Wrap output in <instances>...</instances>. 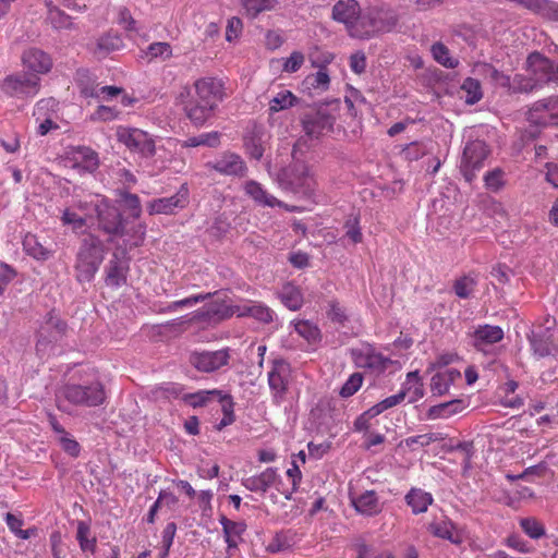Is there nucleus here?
<instances>
[{"instance_id":"nucleus-22","label":"nucleus","mask_w":558,"mask_h":558,"mask_svg":"<svg viewBox=\"0 0 558 558\" xmlns=\"http://www.w3.org/2000/svg\"><path fill=\"white\" fill-rule=\"evenodd\" d=\"M234 313L239 317L248 316L263 324L272 323L276 317L275 312L269 306L253 301L235 306Z\"/></svg>"},{"instance_id":"nucleus-31","label":"nucleus","mask_w":558,"mask_h":558,"mask_svg":"<svg viewBox=\"0 0 558 558\" xmlns=\"http://www.w3.org/2000/svg\"><path fill=\"white\" fill-rule=\"evenodd\" d=\"M173 50L169 43L156 41L141 50L140 58L147 63L159 61L165 62L172 58Z\"/></svg>"},{"instance_id":"nucleus-38","label":"nucleus","mask_w":558,"mask_h":558,"mask_svg":"<svg viewBox=\"0 0 558 558\" xmlns=\"http://www.w3.org/2000/svg\"><path fill=\"white\" fill-rule=\"evenodd\" d=\"M221 397H222L221 390L211 389V390H198L193 393H184L182 396V400L186 404H189L193 408H198V407H206L211 401H215L217 398H221Z\"/></svg>"},{"instance_id":"nucleus-46","label":"nucleus","mask_w":558,"mask_h":558,"mask_svg":"<svg viewBox=\"0 0 558 558\" xmlns=\"http://www.w3.org/2000/svg\"><path fill=\"white\" fill-rule=\"evenodd\" d=\"M543 109L544 116H542L541 123L543 124H558V98L547 99L536 104L535 110Z\"/></svg>"},{"instance_id":"nucleus-43","label":"nucleus","mask_w":558,"mask_h":558,"mask_svg":"<svg viewBox=\"0 0 558 558\" xmlns=\"http://www.w3.org/2000/svg\"><path fill=\"white\" fill-rule=\"evenodd\" d=\"M298 98L288 89H281L269 100V111L279 112L293 107Z\"/></svg>"},{"instance_id":"nucleus-23","label":"nucleus","mask_w":558,"mask_h":558,"mask_svg":"<svg viewBox=\"0 0 558 558\" xmlns=\"http://www.w3.org/2000/svg\"><path fill=\"white\" fill-rule=\"evenodd\" d=\"M123 48L124 41L120 34L114 31H109L97 37L92 51L97 58H106L110 53L119 51Z\"/></svg>"},{"instance_id":"nucleus-34","label":"nucleus","mask_w":558,"mask_h":558,"mask_svg":"<svg viewBox=\"0 0 558 558\" xmlns=\"http://www.w3.org/2000/svg\"><path fill=\"white\" fill-rule=\"evenodd\" d=\"M433 501L432 494L421 488H411L405 495V502L414 514L426 512Z\"/></svg>"},{"instance_id":"nucleus-33","label":"nucleus","mask_w":558,"mask_h":558,"mask_svg":"<svg viewBox=\"0 0 558 558\" xmlns=\"http://www.w3.org/2000/svg\"><path fill=\"white\" fill-rule=\"evenodd\" d=\"M244 191L246 195L253 198L257 204L262 206L276 207L282 206V203L275 196L270 195L260 183L251 180L245 182Z\"/></svg>"},{"instance_id":"nucleus-52","label":"nucleus","mask_w":558,"mask_h":558,"mask_svg":"<svg viewBox=\"0 0 558 558\" xmlns=\"http://www.w3.org/2000/svg\"><path fill=\"white\" fill-rule=\"evenodd\" d=\"M117 196L134 218H138L141 216L142 207L136 194L129 193L126 190H117Z\"/></svg>"},{"instance_id":"nucleus-51","label":"nucleus","mask_w":558,"mask_h":558,"mask_svg":"<svg viewBox=\"0 0 558 558\" xmlns=\"http://www.w3.org/2000/svg\"><path fill=\"white\" fill-rule=\"evenodd\" d=\"M461 89L465 94V102L469 105L476 104L483 96L480 82L472 77L464 80Z\"/></svg>"},{"instance_id":"nucleus-7","label":"nucleus","mask_w":558,"mask_h":558,"mask_svg":"<svg viewBox=\"0 0 558 558\" xmlns=\"http://www.w3.org/2000/svg\"><path fill=\"white\" fill-rule=\"evenodd\" d=\"M40 81L37 74L19 72L8 75L1 83V89L11 97L33 98L40 90Z\"/></svg>"},{"instance_id":"nucleus-4","label":"nucleus","mask_w":558,"mask_h":558,"mask_svg":"<svg viewBox=\"0 0 558 558\" xmlns=\"http://www.w3.org/2000/svg\"><path fill=\"white\" fill-rule=\"evenodd\" d=\"M526 73L531 83L525 88L534 89L548 83L558 85V64L539 52L531 53L526 59Z\"/></svg>"},{"instance_id":"nucleus-54","label":"nucleus","mask_w":558,"mask_h":558,"mask_svg":"<svg viewBox=\"0 0 558 558\" xmlns=\"http://www.w3.org/2000/svg\"><path fill=\"white\" fill-rule=\"evenodd\" d=\"M295 331L308 342L319 339V329L308 320H299L294 324Z\"/></svg>"},{"instance_id":"nucleus-57","label":"nucleus","mask_w":558,"mask_h":558,"mask_svg":"<svg viewBox=\"0 0 558 558\" xmlns=\"http://www.w3.org/2000/svg\"><path fill=\"white\" fill-rule=\"evenodd\" d=\"M64 226H70L73 231L82 230L86 225V218L75 211L74 208H66L61 217Z\"/></svg>"},{"instance_id":"nucleus-42","label":"nucleus","mask_w":558,"mask_h":558,"mask_svg":"<svg viewBox=\"0 0 558 558\" xmlns=\"http://www.w3.org/2000/svg\"><path fill=\"white\" fill-rule=\"evenodd\" d=\"M145 233L146 227L143 223H135L130 228L123 225V235H118V238H123L126 248H132L143 243Z\"/></svg>"},{"instance_id":"nucleus-60","label":"nucleus","mask_w":558,"mask_h":558,"mask_svg":"<svg viewBox=\"0 0 558 558\" xmlns=\"http://www.w3.org/2000/svg\"><path fill=\"white\" fill-rule=\"evenodd\" d=\"M425 154V148L421 143L417 142L410 143L401 151L402 157L409 161L417 160L422 158Z\"/></svg>"},{"instance_id":"nucleus-9","label":"nucleus","mask_w":558,"mask_h":558,"mask_svg":"<svg viewBox=\"0 0 558 558\" xmlns=\"http://www.w3.org/2000/svg\"><path fill=\"white\" fill-rule=\"evenodd\" d=\"M351 356L356 367L367 369L373 374H381L392 364L389 357L384 356L368 343L353 348Z\"/></svg>"},{"instance_id":"nucleus-40","label":"nucleus","mask_w":558,"mask_h":558,"mask_svg":"<svg viewBox=\"0 0 558 558\" xmlns=\"http://www.w3.org/2000/svg\"><path fill=\"white\" fill-rule=\"evenodd\" d=\"M286 475L291 482V486L284 487L283 483L281 482L280 487H278V493L283 495L287 500H291L293 494L298 492L302 480V473L295 460L291 462V466L287 470Z\"/></svg>"},{"instance_id":"nucleus-10","label":"nucleus","mask_w":558,"mask_h":558,"mask_svg":"<svg viewBox=\"0 0 558 558\" xmlns=\"http://www.w3.org/2000/svg\"><path fill=\"white\" fill-rule=\"evenodd\" d=\"M230 359V349L225 348L216 351H193L189 362L198 372L213 373L227 366Z\"/></svg>"},{"instance_id":"nucleus-55","label":"nucleus","mask_w":558,"mask_h":558,"mask_svg":"<svg viewBox=\"0 0 558 558\" xmlns=\"http://www.w3.org/2000/svg\"><path fill=\"white\" fill-rule=\"evenodd\" d=\"M485 186L492 192H498L506 183L505 172L500 168L488 171L484 177Z\"/></svg>"},{"instance_id":"nucleus-32","label":"nucleus","mask_w":558,"mask_h":558,"mask_svg":"<svg viewBox=\"0 0 558 558\" xmlns=\"http://www.w3.org/2000/svg\"><path fill=\"white\" fill-rule=\"evenodd\" d=\"M464 409V401L461 399H454L430 407L426 413V416L428 420H445L462 412Z\"/></svg>"},{"instance_id":"nucleus-41","label":"nucleus","mask_w":558,"mask_h":558,"mask_svg":"<svg viewBox=\"0 0 558 558\" xmlns=\"http://www.w3.org/2000/svg\"><path fill=\"white\" fill-rule=\"evenodd\" d=\"M24 251L38 260H46L50 257L51 252L46 248L34 234H26L23 240Z\"/></svg>"},{"instance_id":"nucleus-35","label":"nucleus","mask_w":558,"mask_h":558,"mask_svg":"<svg viewBox=\"0 0 558 558\" xmlns=\"http://www.w3.org/2000/svg\"><path fill=\"white\" fill-rule=\"evenodd\" d=\"M288 374L289 365L282 360L275 361L271 371L268 373L270 388L283 392L287 389Z\"/></svg>"},{"instance_id":"nucleus-18","label":"nucleus","mask_w":558,"mask_h":558,"mask_svg":"<svg viewBox=\"0 0 558 558\" xmlns=\"http://www.w3.org/2000/svg\"><path fill=\"white\" fill-rule=\"evenodd\" d=\"M470 336L472 345L477 351L487 353L493 344L502 340L504 330L499 326L480 325Z\"/></svg>"},{"instance_id":"nucleus-26","label":"nucleus","mask_w":558,"mask_h":558,"mask_svg":"<svg viewBox=\"0 0 558 558\" xmlns=\"http://www.w3.org/2000/svg\"><path fill=\"white\" fill-rule=\"evenodd\" d=\"M428 531L436 537L447 539L452 544H460L462 535L454 523L447 517L435 519L428 524Z\"/></svg>"},{"instance_id":"nucleus-47","label":"nucleus","mask_w":558,"mask_h":558,"mask_svg":"<svg viewBox=\"0 0 558 558\" xmlns=\"http://www.w3.org/2000/svg\"><path fill=\"white\" fill-rule=\"evenodd\" d=\"M402 390H405V395L411 393L409 402H415L423 398L424 389L417 371L410 372L407 375V381L404 383Z\"/></svg>"},{"instance_id":"nucleus-59","label":"nucleus","mask_w":558,"mask_h":558,"mask_svg":"<svg viewBox=\"0 0 558 558\" xmlns=\"http://www.w3.org/2000/svg\"><path fill=\"white\" fill-rule=\"evenodd\" d=\"M363 376L360 373H353L340 389V396L349 398L353 396L362 386Z\"/></svg>"},{"instance_id":"nucleus-56","label":"nucleus","mask_w":558,"mask_h":558,"mask_svg":"<svg viewBox=\"0 0 558 558\" xmlns=\"http://www.w3.org/2000/svg\"><path fill=\"white\" fill-rule=\"evenodd\" d=\"M520 526L526 535L534 539H538L545 534L544 526L534 518L521 519Z\"/></svg>"},{"instance_id":"nucleus-58","label":"nucleus","mask_w":558,"mask_h":558,"mask_svg":"<svg viewBox=\"0 0 558 558\" xmlns=\"http://www.w3.org/2000/svg\"><path fill=\"white\" fill-rule=\"evenodd\" d=\"M345 238L352 243L357 244L363 240V234L360 228V220L357 216H351L344 223Z\"/></svg>"},{"instance_id":"nucleus-21","label":"nucleus","mask_w":558,"mask_h":558,"mask_svg":"<svg viewBox=\"0 0 558 558\" xmlns=\"http://www.w3.org/2000/svg\"><path fill=\"white\" fill-rule=\"evenodd\" d=\"M529 340L534 354L538 357L558 355V343L554 341L548 329L532 331L529 336Z\"/></svg>"},{"instance_id":"nucleus-8","label":"nucleus","mask_w":558,"mask_h":558,"mask_svg":"<svg viewBox=\"0 0 558 558\" xmlns=\"http://www.w3.org/2000/svg\"><path fill=\"white\" fill-rule=\"evenodd\" d=\"M116 136L128 149L140 154L143 157H150L155 154V142L147 132L136 128L119 125Z\"/></svg>"},{"instance_id":"nucleus-2","label":"nucleus","mask_w":558,"mask_h":558,"mask_svg":"<svg viewBox=\"0 0 558 558\" xmlns=\"http://www.w3.org/2000/svg\"><path fill=\"white\" fill-rule=\"evenodd\" d=\"M105 257L102 242L95 235H86L76 254L75 270L80 282L94 279Z\"/></svg>"},{"instance_id":"nucleus-1","label":"nucleus","mask_w":558,"mask_h":558,"mask_svg":"<svg viewBox=\"0 0 558 558\" xmlns=\"http://www.w3.org/2000/svg\"><path fill=\"white\" fill-rule=\"evenodd\" d=\"M399 13L389 7H375L362 15L361 28L354 29V38L368 39L380 34L390 33L399 25Z\"/></svg>"},{"instance_id":"nucleus-50","label":"nucleus","mask_w":558,"mask_h":558,"mask_svg":"<svg viewBox=\"0 0 558 558\" xmlns=\"http://www.w3.org/2000/svg\"><path fill=\"white\" fill-rule=\"evenodd\" d=\"M122 92H123V89L120 87H117V86H102V87H93V88L85 87L82 90V93L86 97H95V98H99V99L107 100V101L119 96L120 94H122Z\"/></svg>"},{"instance_id":"nucleus-25","label":"nucleus","mask_w":558,"mask_h":558,"mask_svg":"<svg viewBox=\"0 0 558 558\" xmlns=\"http://www.w3.org/2000/svg\"><path fill=\"white\" fill-rule=\"evenodd\" d=\"M290 183L296 192H301L304 195H310L316 185L310 168L304 163H295L293 166Z\"/></svg>"},{"instance_id":"nucleus-53","label":"nucleus","mask_w":558,"mask_h":558,"mask_svg":"<svg viewBox=\"0 0 558 558\" xmlns=\"http://www.w3.org/2000/svg\"><path fill=\"white\" fill-rule=\"evenodd\" d=\"M405 398V390L399 391L397 395L387 397L380 402L376 403L372 408L368 409V414L371 415H379L388 409H391L398 404H400Z\"/></svg>"},{"instance_id":"nucleus-29","label":"nucleus","mask_w":558,"mask_h":558,"mask_svg":"<svg viewBox=\"0 0 558 558\" xmlns=\"http://www.w3.org/2000/svg\"><path fill=\"white\" fill-rule=\"evenodd\" d=\"M219 522L222 526L228 549L236 548L246 531V523L244 521H232L225 515L219 519Z\"/></svg>"},{"instance_id":"nucleus-24","label":"nucleus","mask_w":558,"mask_h":558,"mask_svg":"<svg viewBox=\"0 0 558 558\" xmlns=\"http://www.w3.org/2000/svg\"><path fill=\"white\" fill-rule=\"evenodd\" d=\"M72 167L80 172L92 173L99 167L98 154L89 147H76L72 151Z\"/></svg>"},{"instance_id":"nucleus-30","label":"nucleus","mask_w":558,"mask_h":558,"mask_svg":"<svg viewBox=\"0 0 558 558\" xmlns=\"http://www.w3.org/2000/svg\"><path fill=\"white\" fill-rule=\"evenodd\" d=\"M128 264L114 253L106 267V283L110 287H121L126 280Z\"/></svg>"},{"instance_id":"nucleus-13","label":"nucleus","mask_w":558,"mask_h":558,"mask_svg":"<svg viewBox=\"0 0 558 558\" xmlns=\"http://www.w3.org/2000/svg\"><path fill=\"white\" fill-rule=\"evenodd\" d=\"M186 96H191L189 89H186ZM192 97L216 109L223 97V85L213 77L199 78L194 83V95Z\"/></svg>"},{"instance_id":"nucleus-49","label":"nucleus","mask_w":558,"mask_h":558,"mask_svg":"<svg viewBox=\"0 0 558 558\" xmlns=\"http://www.w3.org/2000/svg\"><path fill=\"white\" fill-rule=\"evenodd\" d=\"M329 82L328 73L324 69H320L304 78L303 87L306 89L326 90L329 86Z\"/></svg>"},{"instance_id":"nucleus-37","label":"nucleus","mask_w":558,"mask_h":558,"mask_svg":"<svg viewBox=\"0 0 558 558\" xmlns=\"http://www.w3.org/2000/svg\"><path fill=\"white\" fill-rule=\"evenodd\" d=\"M278 296L281 303L291 311H298L303 305V294L300 288L292 283H286Z\"/></svg>"},{"instance_id":"nucleus-48","label":"nucleus","mask_w":558,"mask_h":558,"mask_svg":"<svg viewBox=\"0 0 558 558\" xmlns=\"http://www.w3.org/2000/svg\"><path fill=\"white\" fill-rule=\"evenodd\" d=\"M434 59L445 68L454 69L459 61L450 56L449 49L441 43H436L430 48Z\"/></svg>"},{"instance_id":"nucleus-3","label":"nucleus","mask_w":558,"mask_h":558,"mask_svg":"<svg viewBox=\"0 0 558 558\" xmlns=\"http://www.w3.org/2000/svg\"><path fill=\"white\" fill-rule=\"evenodd\" d=\"M106 399L104 387L95 381L89 385L66 384L57 395L58 408L68 411L64 402L76 407H98Z\"/></svg>"},{"instance_id":"nucleus-27","label":"nucleus","mask_w":558,"mask_h":558,"mask_svg":"<svg viewBox=\"0 0 558 558\" xmlns=\"http://www.w3.org/2000/svg\"><path fill=\"white\" fill-rule=\"evenodd\" d=\"M303 130L305 134L312 138L318 137L326 129L332 126V119L322 112L305 114L303 121Z\"/></svg>"},{"instance_id":"nucleus-28","label":"nucleus","mask_w":558,"mask_h":558,"mask_svg":"<svg viewBox=\"0 0 558 558\" xmlns=\"http://www.w3.org/2000/svg\"><path fill=\"white\" fill-rule=\"evenodd\" d=\"M459 379H461V373L456 368L437 372L430 380L432 392L437 396L446 395Z\"/></svg>"},{"instance_id":"nucleus-17","label":"nucleus","mask_w":558,"mask_h":558,"mask_svg":"<svg viewBox=\"0 0 558 558\" xmlns=\"http://www.w3.org/2000/svg\"><path fill=\"white\" fill-rule=\"evenodd\" d=\"M22 64L28 74H47L52 69V59L45 51L38 48H29L22 54Z\"/></svg>"},{"instance_id":"nucleus-16","label":"nucleus","mask_w":558,"mask_h":558,"mask_svg":"<svg viewBox=\"0 0 558 558\" xmlns=\"http://www.w3.org/2000/svg\"><path fill=\"white\" fill-rule=\"evenodd\" d=\"M206 166L223 175L244 177L247 170L242 157L230 151L222 153Z\"/></svg>"},{"instance_id":"nucleus-63","label":"nucleus","mask_w":558,"mask_h":558,"mask_svg":"<svg viewBox=\"0 0 558 558\" xmlns=\"http://www.w3.org/2000/svg\"><path fill=\"white\" fill-rule=\"evenodd\" d=\"M537 13L554 21H558V3L541 0Z\"/></svg>"},{"instance_id":"nucleus-19","label":"nucleus","mask_w":558,"mask_h":558,"mask_svg":"<svg viewBox=\"0 0 558 558\" xmlns=\"http://www.w3.org/2000/svg\"><path fill=\"white\" fill-rule=\"evenodd\" d=\"M350 500L356 512L374 517L381 512L383 504L375 490H365L359 495H350Z\"/></svg>"},{"instance_id":"nucleus-11","label":"nucleus","mask_w":558,"mask_h":558,"mask_svg":"<svg viewBox=\"0 0 558 558\" xmlns=\"http://www.w3.org/2000/svg\"><path fill=\"white\" fill-rule=\"evenodd\" d=\"M65 329L66 324L53 311L49 312L38 329L37 352L45 354L52 342L62 338Z\"/></svg>"},{"instance_id":"nucleus-20","label":"nucleus","mask_w":558,"mask_h":558,"mask_svg":"<svg viewBox=\"0 0 558 558\" xmlns=\"http://www.w3.org/2000/svg\"><path fill=\"white\" fill-rule=\"evenodd\" d=\"M184 94L181 93L180 97L183 98ZM184 112L189 120L196 126H202L205 122L213 117L215 108L205 102L198 101L190 96L187 100L181 99Z\"/></svg>"},{"instance_id":"nucleus-45","label":"nucleus","mask_w":558,"mask_h":558,"mask_svg":"<svg viewBox=\"0 0 558 558\" xmlns=\"http://www.w3.org/2000/svg\"><path fill=\"white\" fill-rule=\"evenodd\" d=\"M220 144V133L217 131H211L207 133H202L197 136H192L186 138L182 146L183 147H197V146H207V147H217Z\"/></svg>"},{"instance_id":"nucleus-39","label":"nucleus","mask_w":558,"mask_h":558,"mask_svg":"<svg viewBox=\"0 0 558 558\" xmlns=\"http://www.w3.org/2000/svg\"><path fill=\"white\" fill-rule=\"evenodd\" d=\"M47 21L54 29H71L74 27L72 17L51 2L47 3Z\"/></svg>"},{"instance_id":"nucleus-44","label":"nucleus","mask_w":558,"mask_h":558,"mask_svg":"<svg viewBox=\"0 0 558 558\" xmlns=\"http://www.w3.org/2000/svg\"><path fill=\"white\" fill-rule=\"evenodd\" d=\"M477 280L472 275H465L454 280L452 289L460 299H469L473 295Z\"/></svg>"},{"instance_id":"nucleus-5","label":"nucleus","mask_w":558,"mask_h":558,"mask_svg":"<svg viewBox=\"0 0 558 558\" xmlns=\"http://www.w3.org/2000/svg\"><path fill=\"white\" fill-rule=\"evenodd\" d=\"M90 204L97 215L99 228L110 235L111 241L123 235V218L114 205L100 195H94Z\"/></svg>"},{"instance_id":"nucleus-14","label":"nucleus","mask_w":558,"mask_h":558,"mask_svg":"<svg viewBox=\"0 0 558 558\" xmlns=\"http://www.w3.org/2000/svg\"><path fill=\"white\" fill-rule=\"evenodd\" d=\"M242 485L250 492L265 495L270 488H276L278 492L281 476L276 468H267L257 475L243 478Z\"/></svg>"},{"instance_id":"nucleus-62","label":"nucleus","mask_w":558,"mask_h":558,"mask_svg":"<svg viewBox=\"0 0 558 558\" xmlns=\"http://www.w3.org/2000/svg\"><path fill=\"white\" fill-rule=\"evenodd\" d=\"M16 276L15 270L8 264L0 262V295Z\"/></svg>"},{"instance_id":"nucleus-61","label":"nucleus","mask_w":558,"mask_h":558,"mask_svg":"<svg viewBox=\"0 0 558 558\" xmlns=\"http://www.w3.org/2000/svg\"><path fill=\"white\" fill-rule=\"evenodd\" d=\"M88 533V526L85 523L80 522L77 526V541L80 543L82 550L84 551H93L95 548V539H89Z\"/></svg>"},{"instance_id":"nucleus-12","label":"nucleus","mask_w":558,"mask_h":558,"mask_svg":"<svg viewBox=\"0 0 558 558\" xmlns=\"http://www.w3.org/2000/svg\"><path fill=\"white\" fill-rule=\"evenodd\" d=\"M362 15L356 0H339L332 8L333 20L343 23L351 37H354V29L361 28Z\"/></svg>"},{"instance_id":"nucleus-36","label":"nucleus","mask_w":558,"mask_h":558,"mask_svg":"<svg viewBox=\"0 0 558 558\" xmlns=\"http://www.w3.org/2000/svg\"><path fill=\"white\" fill-rule=\"evenodd\" d=\"M242 9L248 19H256L260 13L274 11L279 5L278 0H240Z\"/></svg>"},{"instance_id":"nucleus-64","label":"nucleus","mask_w":558,"mask_h":558,"mask_svg":"<svg viewBox=\"0 0 558 558\" xmlns=\"http://www.w3.org/2000/svg\"><path fill=\"white\" fill-rule=\"evenodd\" d=\"M304 63V54L300 51H294L283 63V71L288 73L296 72Z\"/></svg>"},{"instance_id":"nucleus-6","label":"nucleus","mask_w":558,"mask_h":558,"mask_svg":"<svg viewBox=\"0 0 558 558\" xmlns=\"http://www.w3.org/2000/svg\"><path fill=\"white\" fill-rule=\"evenodd\" d=\"M488 154L487 145L481 140L465 144L460 161V171L466 182L471 183L476 178L477 172L484 167Z\"/></svg>"},{"instance_id":"nucleus-15","label":"nucleus","mask_w":558,"mask_h":558,"mask_svg":"<svg viewBox=\"0 0 558 558\" xmlns=\"http://www.w3.org/2000/svg\"><path fill=\"white\" fill-rule=\"evenodd\" d=\"M189 198V190L182 186L177 194L170 197L154 199L148 203L147 211L149 215H172L178 209L186 206Z\"/></svg>"}]
</instances>
